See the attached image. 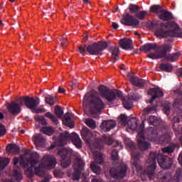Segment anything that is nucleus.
<instances>
[{"label": "nucleus", "instance_id": "f257e3e1", "mask_svg": "<svg viewBox=\"0 0 182 182\" xmlns=\"http://www.w3.org/2000/svg\"><path fill=\"white\" fill-rule=\"evenodd\" d=\"M81 136L83 140L90 144V149L94 156L95 161L98 164H102V163H103V156L99 152V150L103 147V143L110 146V144L113 143V138H112V136H103L100 141L92 145L90 144V139H92V132L87 127H85L81 130Z\"/></svg>", "mask_w": 182, "mask_h": 182}, {"label": "nucleus", "instance_id": "f03ea898", "mask_svg": "<svg viewBox=\"0 0 182 182\" xmlns=\"http://www.w3.org/2000/svg\"><path fill=\"white\" fill-rule=\"evenodd\" d=\"M157 160L161 168L168 169L173 164L171 159L164 156L160 154H155L151 152L149 154V158L146 162V171L149 178L153 180L154 176V171L156 170V161Z\"/></svg>", "mask_w": 182, "mask_h": 182}, {"label": "nucleus", "instance_id": "7ed1b4c3", "mask_svg": "<svg viewBox=\"0 0 182 182\" xmlns=\"http://www.w3.org/2000/svg\"><path fill=\"white\" fill-rule=\"evenodd\" d=\"M41 156L36 152L31 154L30 158L28 159L26 154L21 156V165L23 166L24 171L28 177H33V167L39 163Z\"/></svg>", "mask_w": 182, "mask_h": 182}, {"label": "nucleus", "instance_id": "20e7f679", "mask_svg": "<svg viewBox=\"0 0 182 182\" xmlns=\"http://www.w3.org/2000/svg\"><path fill=\"white\" fill-rule=\"evenodd\" d=\"M55 166H56V159L52 155H46L42 158L39 166L34 168V171L41 177L45 170H52L55 168Z\"/></svg>", "mask_w": 182, "mask_h": 182}, {"label": "nucleus", "instance_id": "39448f33", "mask_svg": "<svg viewBox=\"0 0 182 182\" xmlns=\"http://www.w3.org/2000/svg\"><path fill=\"white\" fill-rule=\"evenodd\" d=\"M69 140H72L73 144H75L77 149H82V139H80L79 135L76 133L69 134L68 132H65L60 134L59 141H55V144L57 146H65Z\"/></svg>", "mask_w": 182, "mask_h": 182}, {"label": "nucleus", "instance_id": "423d86ee", "mask_svg": "<svg viewBox=\"0 0 182 182\" xmlns=\"http://www.w3.org/2000/svg\"><path fill=\"white\" fill-rule=\"evenodd\" d=\"M170 46L162 45L160 46V49L162 53L156 52V53H151L148 55L151 59H159V58H164L166 60H170V62H176L180 56V53H176L175 54H169L166 55V53L168 52L171 49Z\"/></svg>", "mask_w": 182, "mask_h": 182}, {"label": "nucleus", "instance_id": "0eeeda50", "mask_svg": "<svg viewBox=\"0 0 182 182\" xmlns=\"http://www.w3.org/2000/svg\"><path fill=\"white\" fill-rule=\"evenodd\" d=\"M99 93L101 97H104L107 100L109 103H113L117 98L122 99L123 97V93L120 91L114 92L109 90L106 86L100 85L98 87Z\"/></svg>", "mask_w": 182, "mask_h": 182}, {"label": "nucleus", "instance_id": "6e6552de", "mask_svg": "<svg viewBox=\"0 0 182 182\" xmlns=\"http://www.w3.org/2000/svg\"><path fill=\"white\" fill-rule=\"evenodd\" d=\"M173 29L177 31L178 26L177 24L173 22H168L166 25H161V29H158L155 31V35L158 38H166L167 35H170L173 32Z\"/></svg>", "mask_w": 182, "mask_h": 182}, {"label": "nucleus", "instance_id": "1a4fd4ad", "mask_svg": "<svg viewBox=\"0 0 182 182\" xmlns=\"http://www.w3.org/2000/svg\"><path fill=\"white\" fill-rule=\"evenodd\" d=\"M57 154L63 157L61 159L62 167L66 168L70 166V156L73 154L72 149L61 148L58 149Z\"/></svg>", "mask_w": 182, "mask_h": 182}, {"label": "nucleus", "instance_id": "9d476101", "mask_svg": "<svg viewBox=\"0 0 182 182\" xmlns=\"http://www.w3.org/2000/svg\"><path fill=\"white\" fill-rule=\"evenodd\" d=\"M107 48V43L99 42L87 47V52L90 55H102V50H105Z\"/></svg>", "mask_w": 182, "mask_h": 182}, {"label": "nucleus", "instance_id": "9b49d317", "mask_svg": "<svg viewBox=\"0 0 182 182\" xmlns=\"http://www.w3.org/2000/svg\"><path fill=\"white\" fill-rule=\"evenodd\" d=\"M91 101L90 102V107L92 113H99L105 109V102L99 97H95L93 95L91 96Z\"/></svg>", "mask_w": 182, "mask_h": 182}, {"label": "nucleus", "instance_id": "f8f14e48", "mask_svg": "<svg viewBox=\"0 0 182 182\" xmlns=\"http://www.w3.org/2000/svg\"><path fill=\"white\" fill-rule=\"evenodd\" d=\"M83 167H85V163L80 158H77L74 164V173L73 175V180H79L80 178V173H82V170H83Z\"/></svg>", "mask_w": 182, "mask_h": 182}, {"label": "nucleus", "instance_id": "ddd939ff", "mask_svg": "<svg viewBox=\"0 0 182 182\" xmlns=\"http://www.w3.org/2000/svg\"><path fill=\"white\" fill-rule=\"evenodd\" d=\"M122 23L127 26H139L140 22L129 14H124L121 21Z\"/></svg>", "mask_w": 182, "mask_h": 182}, {"label": "nucleus", "instance_id": "4468645a", "mask_svg": "<svg viewBox=\"0 0 182 182\" xmlns=\"http://www.w3.org/2000/svg\"><path fill=\"white\" fill-rule=\"evenodd\" d=\"M137 141L139 144V147L140 150L144 151V150H147V149H150V143L146 141L144 139V131L141 130L138 133L137 135Z\"/></svg>", "mask_w": 182, "mask_h": 182}, {"label": "nucleus", "instance_id": "2eb2a0df", "mask_svg": "<svg viewBox=\"0 0 182 182\" xmlns=\"http://www.w3.org/2000/svg\"><path fill=\"white\" fill-rule=\"evenodd\" d=\"M23 102L20 100V102H13L10 104H8L6 107L8 109V111L11 114H14V116H16V114H19L21 113V107H22Z\"/></svg>", "mask_w": 182, "mask_h": 182}, {"label": "nucleus", "instance_id": "dca6fc26", "mask_svg": "<svg viewBox=\"0 0 182 182\" xmlns=\"http://www.w3.org/2000/svg\"><path fill=\"white\" fill-rule=\"evenodd\" d=\"M23 102H24L26 107L28 109H36V107L39 105V102H41L39 100V98H33V97H25L23 99H20Z\"/></svg>", "mask_w": 182, "mask_h": 182}, {"label": "nucleus", "instance_id": "f3484780", "mask_svg": "<svg viewBox=\"0 0 182 182\" xmlns=\"http://www.w3.org/2000/svg\"><path fill=\"white\" fill-rule=\"evenodd\" d=\"M148 95L152 96L151 100H149V103H153L156 99H159V97H163V91L160 90V88H151L148 90Z\"/></svg>", "mask_w": 182, "mask_h": 182}, {"label": "nucleus", "instance_id": "a211bd4d", "mask_svg": "<svg viewBox=\"0 0 182 182\" xmlns=\"http://www.w3.org/2000/svg\"><path fill=\"white\" fill-rule=\"evenodd\" d=\"M126 166H124L122 168L119 170V172L117 169L112 168L109 171V174L111 177H113L114 178H123V177L126 176Z\"/></svg>", "mask_w": 182, "mask_h": 182}, {"label": "nucleus", "instance_id": "6ab92c4d", "mask_svg": "<svg viewBox=\"0 0 182 182\" xmlns=\"http://www.w3.org/2000/svg\"><path fill=\"white\" fill-rule=\"evenodd\" d=\"M116 127V122L113 120L104 121L102 122L100 129L102 132H110L113 127Z\"/></svg>", "mask_w": 182, "mask_h": 182}, {"label": "nucleus", "instance_id": "aec40b11", "mask_svg": "<svg viewBox=\"0 0 182 182\" xmlns=\"http://www.w3.org/2000/svg\"><path fill=\"white\" fill-rule=\"evenodd\" d=\"M149 140L151 141H155V143H160L161 144H163V142L160 141V138L159 137V134L157 133L156 129H153V128H150L149 129Z\"/></svg>", "mask_w": 182, "mask_h": 182}, {"label": "nucleus", "instance_id": "412c9836", "mask_svg": "<svg viewBox=\"0 0 182 182\" xmlns=\"http://www.w3.org/2000/svg\"><path fill=\"white\" fill-rule=\"evenodd\" d=\"M132 159H133L134 161L132 168H135L136 171L139 173V171H140V170L141 169V166H140V164H139V162H137V160L140 159V154H136V152L132 151Z\"/></svg>", "mask_w": 182, "mask_h": 182}, {"label": "nucleus", "instance_id": "4be33fe9", "mask_svg": "<svg viewBox=\"0 0 182 182\" xmlns=\"http://www.w3.org/2000/svg\"><path fill=\"white\" fill-rule=\"evenodd\" d=\"M119 46L122 49H132V40L124 38L119 41Z\"/></svg>", "mask_w": 182, "mask_h": 182}, {"label": "nucleus", "instance_id": "5701e85b", "mask_svg": "<svg viewBox=\"0 0 182 182\" xmlns=\"http://www.w3.org/2000/svg\"><path fill=\"white\" fill-rule=\"evenodd\" d=\"M130 82L132 85L134 86H136L137 87H141L142 86H144V80L141 79H139V77L136 76H132L130 78Z\"/></svg>", "mask_w": 182, "mask_h": 182}, {"label": "nucleus", "instance_id": "b1692460", "mask_svg": "<svg viewBox=\"0 0 182 182\" xmlns=\"http://www.w3.org/2000/svg\"><path fill=\"white\" fill-rule=\"evenodd\" d=\"M159 18L162 21H170V19H173V16H171V13L163 9L159 14Z\"/></svg>", "mask_w": 182, "mask_h": 182}, {"label": "nucleus", "instance_id": "393cba45", "mask_svg": "<svg viewBox=\"0 0 182 182\" xmlns=\"http://www.w3.org/2000/svg\"><path fill=\"white\" fill-rule=\"evenodd\" d=\"M132 100H136V97H132L131 98L122 100V105L125 109H128L133 107V102Z\"/></svg>", "mask_w": 182, "mask_h": 182}, {"label": "nucleus", "instance_id": "a878e982", "mask_svg": "<svg viewBox=\"0 0 182 182\" xmlns=\"http://www.w3.org/2000/svg\"><path fill=\"white\" fill-rule=\"evenodd\" d=\"M33 141L36 146H42L43 143L45 142V139L42 137V134H37L34 136Z\"/></svg>", "mask_w": 182, "mask_h": 182}, {"label": "nucleus", "instance_id": "bb28decb", "mask_svg": "<svg viewBox=\"0 0 182 182\" xmlns=\"http://www.w3.org/2000/svg\"><path fill=\"white\" fill-rule=\"evenodd\" d=\"M6 149L7 153H14V154L19 153V147L16 144H9Z\"/></svg>", "mask_w": 182, "mask_h": 182}, {"label": "nucleus", "instance_id": "cd10ccee", "mask_svg": "<svg viewBox=\"0 0 182 182\" xmlns=\"http://www.w3.org/2000/svg\"><path fill=\"white\" fill-rule=\"evenodd\" d=\"M63 123L65 126L70 127V129H73L75 127V123L72 121V117L67 116L64 119H63Z\"/></svg>", "mask_w": 182, "mask_h": 182}, {"label": "nucleus", "instance_id": "c85d7f7f", "mask_svg": "<svg viewBox=\"0 0 182 182\" xmlns=\"http://www.w3.org/2000/svg\"><path fill=\"white\" fill-rule=\"evenodd\" d=\"M126 126L131 130H136V129H137V119H136V118H132L128 121Z\"/></svg>", "mask_w": 182, "mask_h": 182}, {"label": "nucleus", "instance_id": "c756f323", "mask_svg": "<svg viewBox=\"0 0 182 182\" xmlns=\"http://www.w3.org/2000/svg\"><path fill=\"white\" fill-rule=\"evenodd\" d=\"M110 52L112 53V59L117 60L119 59V48L117 47H111Z\"/></svg>", "mask_w": 182, "mask_h": 182}, {"label": "nucleus", "instance_id": "7c9ffc66", "mask_svg": "<svg viewBox=\"0 0 182 182\" xmlns=\"http://www.w3.org/2000/svg\"><path fill=\"white\" fill-rule=\"evenodd\" d=\"M159 68L161 70H164V72H171V70H173L171 65L166 63L160 64Z\"/></svg>", "mask_w": 182, "mask_h": 182}, {"label": "nucleus", "instance_id": "2f4dec72", "mask_svg": "<svg viewBox=\"0 0 182 182\" xmlns=\"http://www.w3.org/2000/svg\"><path fill=\"white\" fill-rule=\"evenodd\" d=\"M41 131L44 133V134H47V136H52L53 134L54 129L50 127H44L41 128Z\"/></svg>", "mask_w": 182, "mask_h": 182}, {"label": "nucleus", "instance_id": "473e14b6", "mask_svg": "<svg viewBox=\"0 0 182 182\" xmlns=\"http://www.w3.org/2000/svg\"><path fill=\"white\" fill-rule=\"evenodd\" d=\"M9 164V159L0 158V170H4Z\"/></svg>", "mask_w": 182, "mask_h": 182}, {"label": "nucleus", "instance_id": "72a5a7b5", "mask_svg": "<svg viewBox=\"0 0 182 182\" xmlns=\"http://www.w3.org/2000/svg\"><path fill=\"white\" fill-rule=\"evenodd\" d=\"M150 10L154 14H160L161 12L163 11V8L160 6V5H154L151 6Z\"/></svg>", "mask_w": 182, "mask_h": 182}, {"label": "nucleus", "instance_id": "f704fd0d", "mask_svg": "<svg viewBox=\"0 0 182 182\" xmlns=\"http://www.w3.org/2000/svg\"><path fill=\"white\" fill-rule=\"evenodd\" d=\"M85 123L88 126V127H90V129H96V122L92 119H85Z\"/></svg>", "mask_w": 182, "mask_h": 182}, {"label": "nucleus", "instance_id": "c9c22d12", "mask_svg": "<svg viewBox=\"0 0 182 182\" xmlns=\"http://www.w3.org/2000/svg\"><path fill=\"white\" fill-rule=\"evenodd\" d=\"M119 122L122 126H127V116L126 114H121L119 117Z\"/></svg>", "mask_w": 182, "mask_h": 182}, {"label": "nucleus", "instance_id": "e433bc0d", "mask_svg": "<svg viewBox=\"0 0 182 182\" xmlns=\"http://www.w3.org/2000/svg\"><path fill=\"white\" fill-rule=\"evenodd\" d=\"M45 116H46V117H48V119H50L51 122H53V123H54L55 124H58V123H59V121L58 120L56 117H55V115H53L52 113L47 112L45 114Z\"/></svg>", "mask_w": 182, "mask_h": 182}, {"label": "nucleus", "instance_id": "4c0bfd02", "mask_svg": "<svg viewBox=\"0 0 182 182\" xmlns=\"http://www.w3.org/2000/svg\"><path fill=\"white\" fill-rule=\"evenodd\" d=\"M156 48H157V44L152 43V44H146L144 46L143 49L144 50L149 52L150 50H154Z\"/></svg>", "mask_w": 182, "mask_h": 182}, {"label": "nucleus", "instance_id": "58836bf2", "mask_svg": "<svg viewBox=\"0 0 182 182\" xmlns=\"http://www.w3.org/2000/svg\"><path fill=\"white\" fill-rule=\"evenodd\" d=\"M55 113L57 116V117L62 118L63 116V110H62V108L59 106H55Z\"/></svg>", "mask_w": 182, "mask_h": 182}, {"label": "nucleus", "instance_id": "ea45409f", "mask_svg": "<svg viewBox=\"0 0 182 182\" xmlns=\"http://www.w3.org/2000/svg\"><path fill=\"white\" fill-rule=\"evenodd\" d=\"M14 178L16 181H21L22 180V173L19 171H14Z\"/></svg>", "mask_w": 182, "mask_h": 182}, {"label": "nucleus", "instance_id": "a19ab883", "mask_svg": "<svg viewBox=\"0 0 182 182\" xmlns=\"http://www.w3.org/2000/svg\"><path fill=\"white\" fill-rule=\"evenodd\" d=\"M146 15H147V11H141L136 13L135 16L136 18H138V19L143 20L144 19V18H146Z\"/></svg>", "mask_w": 182, "mask_h": 182}, {"label": "nucleus", "instance_id": "79ce46f5", "mask_svg": "<svg viewBox=\"0 0 182 182\" xmlns=\"http://www.w3.org/2000/svg\"><path fill=\"white\" fill-rule=\"evenodd\" d=\"M90 168L95 174H100V168L95 164H91Z\"/></svg>", "mask_w": 182, "mask_h": 182}, {"label": "nucleus", "instance_id": "37998d69", "mask_svg": "<svg viewBox=\"0 0 182 182\" xmlns=\"http://www.w3.org/2000/svg\"><path fill=\"white\" fill-rule=\"evenodd\" d=\"M46 103L50 105V106H53V105H55L54 97L50 95L47 96L46 97Z\"/></svg>", "mask_w": 182, "mask_h": 182}, {"label": "nucleus", "instance_id": "c03bdc74", "mask_svg": "<svg viewBox=\"0 0 182 182\" xmlns=\"http://www.w3.org/2000/svg\"><path fill=\"white\" fill-rule=\"evenodd\" d=\"M129 11L131 12V14H136V12H137V11H139V9H140V8L138 6H136L134 4H131L129 6Z\"/></svg>", "mask_w": 182, "mask_h": 182}, {"label": "nucleus", "instance_id": "a18cd8bd", "mask_svg": "<svg viewBox=\"0 0 182 182\" xmlns=\"http://www.w3.org/2000/svg\"><path fill=\"white\" fill-rule=\"evenodd\" d=\"M178 123H180V119H178V117H175L173 119V127L174 130H179L180 127H177L178 126Z\"/></svg>", "mask_w": 182, "mask_h": 182}, {"label": "nucleus", "instance_id": "49530a36", "mask_svg": "<svg viewBox=\"0 0 182 182\" xmlns=\"http://www.w3.org/2000/svg\"><path fill=\"white\" fill-rule=\"evenodd\" d=\"M111 157H112V160H114V161L119 160V154L117 153V151L114 149L112 151Z\"/></svg>", "mask_w": 182, "mask_h": 182}, {"label": "nucleus", "instance_id": "de8ad7c7", "mask_svg": "<svg viewBox=\"0 0 182 182\" xmlns=\"http://www.w3.org/2000/svg\"><path fill=\"white\" fill-rule=\"evenodd\" d=\"M162 151L163 153H173L174 151V146L164 148L162 149Z\"/></svg>", "mask_w": 182, "mask_h": 182}, {"label": "nucleus", "instance_id": "09e8293b", "mask_svg": "<svg viewBox=\"0 0 182 182\" xmlns=\"http://www.w3.org/2000/svg\"><path fill=\"white\" fill-rule=\"evenodd\" d=\"M90 99V94H87V95L84 97V100H83V107H86V106H87V103H89Z\"/></svg>", "mask_w": 182, "mask_h": 182}, {"label": "nucleus", "instance_id": "8fccbe9b", "mask_svg": "<svg viewBox=\"0 0 182 182\" xmlns=\"http://www.w3.org/2000/svg\"><path fill=\"white\" fill-rule=\"evenodd\" d=\"M6 134V130L5 129V127L0 124V137L2 136H5Z\"/></svg>", "mask_w": 182, "mask_h": 182}, {"label": "nucleus", "instance_id": "3c124183", "mask_svg": "<svg viewBox=\"0 0 182 182\" xmlns=\"http://www.w3.org/2000/svg\"><path fill=\"white\" fill-rule=\"evenodd\" d=\"M164 112L166 114H170V104H167L164 107Z\"/></svg>", "mask_w": 182, "mask_h": 182}, {"label": "nucleus", "instance_id": "603ef678", "mask_svg": "<svg viewBox=\"0 0 182 182\" xmlns=\"http://www.w3.org/2000/svg\"><path fill=\"white\" fill-rule=\"evenodd\" d=\"M78 52L80 53H81V55H86V49L85 48V47H83L82 46H80L79 48H78Z\"/></svg>", "mask_w": 182, "mask_h": 182}, {"label": "nucleus", "instance_id": "864d4df0", "mask_svg": "<svg viewBox=\"0 0 182 182\" xmlns=\"http://www.w3.org/2000/svg\"><path fill=\"white\" fill-rule=\"evenodd\" d=\"M67 42L68 40H66L65 38H62L61 40H60L59 43L60 45V47L63 48V46H66Z\"/></svg>", "mask_w": 182, "mask_h": 182}, {"label": "nucleus", "instance_id": "5fc2aeb1", "mask_svg": "<svg viewBox=\"0 0 182 182\" xmlns=\"http://www.w3.org/2000/svg\"><path fill=\"white\" fill-rule=\"evenodd\" d=\"M35 120H36V122H38V123H41V122H43V117L42 116H39V115H36L34 117Z\"/></svg>", "mask_w": 182, "mask_h": 182}, {"label": "nucleus", "instance_id": "6e6d98bb", "mask_svg": "<svg viewBox=\"0 0 182 182\" xmlns=\"http://www.w3.org/2000/svg\"><path fill=\"white\" fill-rule=\"evenodd\" d=\"M153 109L151 107H146L143 110V114H149V112H151Z\"/></svg>", "mask_w": 182, "mask_h": 182}, {"label": "nucleus", "instance_id": "4d7b16f0", "mask_svg": "<svg viewBox=\"0 0 182 182\" xmlns=\"http://www.w3.org/2000/svg\"><path fill=\"white\" fill-rule=\"evenodd\" d=\"M156 119V117L154 116H151L149 118V123H151V124H154V119Z\"/></svg>", "mask_w": 182, "mask_h": 182}, {"label": "nucleus", "instance_id": "13d9d810", "mask_svg": "<svg viewBox=\"0 0 182 182\" xmlns=\"http://www.w3.org/2000/svg\"><path fill=\"white\" fill-rule=\"evenodd\" d=\"M66 91L62 87H58V93H65Z\"/></svg>", "mask_w": 182, "mask_h": 182}, {"label": "nucleus", "instance_id": "bf43d9fd", "mask_svg": "<svg viewBox=\"0 0 182 182\" xmlns=\"http://www.w3.org/2000/svg\"><path fill=\"white\" fill-rule=\"evenodd\" d=\"M45 112H46L45 108H40L36 110V113H43Z\"/></svg>", "mask_w": 182, "mask_h": 182}, {"label": "nucleus", "instance_id": "052dcab7", "mask_svg": "<svg viewBox=\"0 0 182 182\" xmlns=\"http://www.w3.org/2000/svg\"><path fill=\"white\" fill-rule=\"evenodd\" d=\"M92 182H102V180L98 179V178H96V177H94V178L92 179Z\"/></svg>", "mask_w": 182, "mask_h": 182}, {"label": "nucleus", "instance_id": "680f3d73", "mask_svg": "<svg viewBox=\"0 0 182 182\" xmlns=\"http://www.w3.org/2000/svg\"><path fill=\"white\" fill-rule=\"evenodd\" d=\"M112 28L114 29H117V28H119V24L117 23H112Z\"/></svg>", "mask_w": 182, "mask_h": 182}, {"label": "nucleus", "instance_id": "e2e57ef3", "mask_svg": "<svg viewBox=\"0 0 182 182\" xmlns=\"http://www.w3.org/2000/svg\"><path fill=\"white\" fill-rule=\"evenodd\" d=\"M178 160L180 164H181V166H182V154H181L179 155Z\"/></svg>", "mask_w": 182, "mask_h": 182}, {"label": "nucleus", "instance_id": "0e129e2a", "mask_svg": "<svg viewBox=\"0 0 182 182\" xmlns=\"http://www.w3.org/2000/svg\"><path fill=\"white\" fill-rule=\"evenodd\" d=\"M19 160L18 159V158H14V166H16V164L18 163Z\"/></svg>", "mask_w": 182, "mask_h": 182}, {"label": "nucleus", "instance_id": "69168bd1", "mask_svg": "<svg viewBox=\"0 0 182 182\" xmlns=\"http://www.w3.org/2000/svg\"><path fill=\"white\" fill-rule=\"evenodd\" d=\"M41 182H49V178H46L45 179L41 181Z\"/></svg>", "mask_w": 182, "mask_h": 182}, {"label": "nucleus", "instance_id": "338daca9", "mask_svg": "<svg viewBox=\"0 0 182 182\" xmlns=\"http://www.w3.org/2000/svg\"><path fill=\"white\" fill-rule=\"evenodd\" d=\"M4 119V114L0 112V120H2Z\"/></svg>", "mask_w": 182, "mask_h": 182}, {"label": "nucleus", "instance_id": "774afa93", "mask_svg": "<svg viewBox=\"0 0 182 182\" xmlns=\"http://www.w3.org/2000/svg\"><path fill=\"white\" fill-rule=\"evenodd\" d=\"M56 147V145H51L50 147V150H52V149H55Z\"/></svg>", "mask_w": 182, "mask_h": 182}]
</instances>
